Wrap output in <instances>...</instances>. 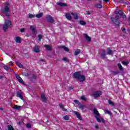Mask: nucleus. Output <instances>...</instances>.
Returning <instances> with one entry per match:
<instances>
[{
	"mask_svg": "<svg viewBox=\"0 0 130 130\" xmlns=\"http://www.w3.org/2000/svg\"><path fill=\"white\" fill-rule=\"evenodd\" d=\"M93 113L95 115V117L98 122H103V123H105L106 122V121L104 120L103 117L100 116V114L99 113V112H98L97 109H93Z\"/></svg>",
	"mask_w": 130,
	"mask_h": 130,
	"instance_id": "obj_1",
	"label": "nucleus"
},
{
	"mask_svg": "<svg viewBox=\"0 0 130 130\" xmlns=\"http://www.w3.org/2000/svg\"><path fill=\"white\" fill-rule=\"evenodd\" d=\"M62 110L63 111H66V112L68 111V110L67 109H64V108L63 109H62Z\"/></svg>",
	"mask_w": 130,
	"mask_h": 130,
	"instance_id": "obj_51",
	"label": "nucleus"
},
{
	"mask_svg": "<svg viewBox=\"0 0 130 130\" xmlns=\"http://www.w3.org/2000/svg\"><path fill=\"white\" fill-rule=\"evenodd\" d=\"M39 41H41V39H42V35H39L38 36Z\"/></svg>",
	"mask_w": 130,
	"mask_h": 130,
	"instance_id": "obj_38",
	"label": "nucleus"
},
{
	"mask_svg": "<svg viewBox=\"0 0 130 130\" xmlns=\"http://www.w3.org/2000/svg\"><path fill=\"white\" fill-rule=\"evenodd\" d=\"M26 126L27 127H31V124H30L29 123L27 124Z\"/></svg>",
	"mask_w": 130,
	"mask_h": 130,
	"instance_id": "obj_46",
	"label": "nucleus"
},
{
	"mask_svg": "<svg viewBox=\"0 0 130 130\" xmlns=\"http://www.w3.org/2000/svg\"><path fill=\"white\" fill-rule=\"evenodd\" d=\"M24 31H25V28H22L20 29V32H21L22 33H23Z\"/></svg>",
	"mask_w": 130,
	"mask_h": 130,
	"instance_id": "obj_44",
	"label": "nucleus"
},
{
	"mask_svg": "<svg viewBox=\"0 0 130 130\" xmlns=\"http://www.w3.org/2000/svg\"><path fill=\"white\" fill-rule=\"evenodd\" d=\"M115 14H116V15H118V12L117 11L115 12Z\"/></svg>",
	"mask_w": 130,
	"mask_h": 130,
	"instance_id": "obj_54",
	"label": "nucleus"
},
{
	"mask_svg": "<svg viewBox=\"0 0 130 130\" xmlns=\"http://www.w3.org/2000/svg\"><path fill=\"white\" fill-rule=\"evenodd\" d=\"M121 30H122V32L123 33L126 34V29L125 27H122Z\"/></svg>",
	"mask_w": 130,
	"mask_h": 130,
	"instance_id": "obj_33",
	"label": "nucleus"
},
{
	"mask_svg": "<svg viewBox=\"0 0 130 130\" xmlns=\"http://www.w3.org/2000/svg\"><path fill=\"white\" fill-rule=\"evenodd\" d=\"M21 108V106H17V105H15L14 106V109H17V110H19Z\"/></svg>",
	"mask_w": 130,
	"mask_h": 130,
	"instance_id": "obj_36",
	"label": "nucleus"
},
{
	"mask_svg": "<svg viewBox=\"0 0 130 130\" xmlns=\"http://www.w3.org/2000/svg\"><path fill=\"white\" fill-rule=\"evenodd\" d=\"M61 48H63L64 49V50H65V51H67L68 52L69 51V48L64 46H62L60 47Z\"/></svg>",
	"mask_w": 130,
	"mask_h": 130,
	"instance_id": "obj_25",
	"label": "nucleus"
},
{
	"mask_svg": "<svg viewBox=\"0 0 130 130\" xmlns=\"http://www.w3.org/2000/svg\"><path fill=\"white\" fill-rule=\"evenodd\" d=\"M108 52H107V54H111L112 53V50L111 49H109V48L107 49Z\"/></svg>",
	"mask_w": 130,
	"mask_h": 130,
	"instance_id": "obj_34",
	"label": "nucleus"
},
{
	"mask_svg": "<svg viewBox=\"0 0 130 130\" xmlns=\"http://www.w3.org/2000/svg\"><path fill=\"white\" fill-rule=\"evenodd\" d=\"M9 66H14V62H13V61H11L10 64H9Z\"/></svg>",
	"mask_w": 130,
	"mask_h": 130,
	"instance_id": "obj_49",
	"label": "nucleus"
},
{
	"mask_svg": "<svg viewBox=\"0 0 130 130\" xmlns=\"http://www.w3.org/2000/svg\"><path fill=\"white\" fill-rule=\"evenodd\" d=\"M105 55H106V54H105V51H104V54H102V56L103 57H105Z\"/></svg>",
	"mask_w": 130,
	"mask_h": 130,
	"instance_id": "obj_47",
	"label": "nucleus"
},
{
	"mask_svg": "<svg viewBox=\"0 0 130 130\" xmlns=\"http://www.w3.org/2000/svg\"><path fill=\"white\" fill-rule=\"evenodd\" d=\"M32 50L36 53H39V52H40V49L38 46H36L35 47H34L32 48Z\"/></svg>",
	"mask_w": 130,
	"mask_h": 130,
	"instance_id": "obj_11",
	"label": "nucleus"
},
{
	"mask_svg": "<svg viewBox=\"0 0 130 130\" xmlns=\"http://www.w3.org/2000/svg\"><path fill=\"white\" fill-rule=\"evenodd\" d=\"M0 110H4V109H3V108H0Z\"/></svg>",
	"mask_w": 130,
	"mask_h": 130,
	"instance_id": "obj_58",
	"label": "nucleus"
},
{
	"mask_svg": "<svg viewBox=\"0 0 130 130\" xmlns=\"http://www.w3.org/2000/svg\"><path fill=\"white\" fill-rule=\"evenodd\" d=\"M122 63V64H124V66H127L128 62L123 61Z\"/></svg>",
	"mask_w": 130,
	"mask_h": 130,
	"instance_id": "obj_40",
	"label": "nucleus"
},
{
	"mask_svg": "<svg viewBox=\"0 0 130 130\" xmlns=\"http://www.w3.org/2000/svg\"><path fill=\"white\" fill-rule=\"evenodd\" d=\"M84 36L87 41L88 42H91V38H90V37H89L87 34H84Z\"/></svg>",
	"mask_w": 130,
	"mask_h": 130,
	"instance_id": "obj_13",
	"label": "nucleus"
},
{
	"mask_svg": "<svg viewBox=\"0 0 130 130\" xmlns=\"http://www.w3.org/2000/svg\"><path fill=\"white\" fill-rule=\"evenodd\" d=\"M79 108L81 110H84V109H85V106L84 105H80Z\"/></svg>",
	"mask_w": 130,
	"mask_h": 130,
	"instance_id": "obj_31",
	"label": "nucleus"
},
{
	"mask_svg": "<svg viewBox=\"0 0 130 130\" xmlns=\"http://www.w3.org/2000/svg\"><path fill=\"white\" fill-rule=\"evenodd\" d=\"M59 107L60 108H61V109H63L64 107H63V105L62 104H59Z\"/></svg>",
	"mask_w": 130,
	"mask_h": 130,
	"instance_id": "obj_43",
	"label": "nucleus"
},
{
	"mask_svg": "<svg viewBox=\"0 0 130 130\" xmlns=\"http://www.w3.org/2000/svg\"><path fill=\"white\" fill-rule=\"evenodd\" d=\"M3 78H4L3 76H0V80H2V79H3Z\"/></svg>",
	"mask_w": 130,
	"mask_h": 130,
	"instance_id": "obj_56",
	"label": "nucleus"
},
{
	"mask_svg": "<svg viewBox=\"0 0 130 130\" xmlns=\"http://www.w3.org/2000/svg\"><path fill=\"white\" fill-rule=\"evenodd\" d=\"M10 4L7 3L5 6L4 9L2 10V13L5 14L6 16L9 17L10 16Z\"/></svg>",
	"mask_w": 130,
	"mask_h": 130,
	"instance_id": "obj_4",
	"label": "nucleus"
},
{
	"mask_svg": "<svg viewBox=\"0 0 130 130\" xmlns=\"http://www.w3.org/2000/svg\"><path fill=\"white\" fill-rule=\"evenodd\" d=\"M118 74H119V72L118 71H115L113 73V75L114 76H115L116 75H118Z\"/></svg>",
	"mask_w": 130,
	"mask_h": 130,
	"instance_id": "obj_39",
	"label": "nucleus"
},
{
	"mask_svg": "<svg viewBox=\"0 0 130 130\" xmlns=\"http://www.w3.org/2000/svg\"><path fill=\"white\" fill-rule=\"evenodd\" d=\"M95 7L98 9H101L102 8V5H101V4H98L95 5Z\"/></svg>",
	"mask_w": 130,
	"mask_h": 130,
	"instance_id": "obj_26",
	"label": "nucleus"
},
{
	"mask_svg": "<svg viewBox=\"0 0 130 130\" xmlns=\"http://www.w3.org/2000/svg\"><path fill=\"white\" fill-rule=\"evenodd\" d=\"M22 95H23V93L21 92H18L17 93V96L20 98L21 100L24 101V98H23V96H22Z\"/></svg>",
	"mask_w": 130,
	"mask_h": 130,
	"instance_id": "obj_14",
	"label": "nucleus"
},
{
	"mask_svg": "<svg viewBox=\"0 0 130 130\" xmlns=\"http://www.w3.org/2000/svg\"><path fill=\"white\" fill-rule=\"evenodd\" d=\"M104 1L105 2V3H106V4H107L108 2H109V0H104Z\"/></svg>",
	"mask_w": 130,
	"mask_h": 130,
	"instance_id": "obj_50",
	"label": "nucleus"
},
{
	"mask_svg": "<svg viewBox=\"0 0 130 130\" xmlns=\"http://www.w3.org/2000/svg\"><path fill=\"white\" fill-rule=\"evenodd\" d=\"M108 103L109 104H110V105H112V106H114V104H113V102H112V101L109 100L108 101Z\"/></svg>",
	"mask_w": 130,
	"mask_h": 130,
	"instance_id": "obj_37",
	"label": "nucleus"
},
{
	"mask_svg": "<svg viewBox=\"0 0 130 130\" xmlns=\"http://www.w3.org/2000/svg\"><path fill=\"white\" fill-rule=\"evenodd\" d=\"M73 89H74V88L73 87H69V90H73Z\"/></svg>",
	"mask_w": 130,
	"mask_h": 130,
	"instance_id": "obj_53",
	"label": "nucleus"
},
{
	"mask_svg": "<svg viewBox=\"0 0 130 130\" xmlns=\"http://www.w3.org/2000/svg\"><path fill=\"white\" fill-rule=\"evenodd\" d=\"M28 18H35L36 15L29 13L28 14Z\"/></svg>",
	"mask_w": 130,
	"mask_h": 130,
	"instance_id": "obj_29",
	"label": "nucleus"
},
{
	"mask_svg": "<svg viewBox=\"0 0 130 130\" xmlns=\"http://www.w3.org/2000/svg\"><path fill=\"white\" fill-rule=\"evenodd\" d=\"M72 17H74L75 20H78V19H79V16H78V14H77V13H72Z\"/></svg>",
	"mask_w": 130,
	"mask_h": 130,
	"instance_id": "obj_16",
	"label": "nucleus"
},
{
	"mask_svg": "<svg viewBox=\"0 0 130 130\" xmlns=\"http://www.w3.org/2000/svg\"><path fill=\"white\" fill-rule=\"evenodd\" d=\"M14 40L15 42H16L17 43H21V38L19 37H15V38L14 39Z\"/></svg>",
	"mask_w": 130,
	"mask_h": 130,
	"instance_id": "obj_15",
	"label": "nucleus"
},
{
	"mask_svg": "<svg viewBox=\"0 0 130 130\" xmlns=\"http://www.w3.org/2000/svg\"><path fill=\"white\" fill-rule=\"evenodd\" d=\"M95 128L98 129L99 128V126H98V124H96L94 126Z\"/></svg>",
	"mask_w": 130,
	"mask_h": 130,
	"instance_id": "obj_45",
	"label": "nucleus"
},
{
	"mask_svg": "<svg viewBox=\"0 0 130 130\" xmlns=\"http://www.w3.org/2000/svg\"><path fill=\"white\" fill-rule=\"evenodd\" d=\"M79 24L82 26H85V25H86V22L83 20H80L79 21Z\"/></svg>",
	"mask_w": 130,
	"mask_h": 130,
	"instance_id": "obj_21",
	"label": "nucleus"
},
{
	"mask_svg": "<svg viewBox=\"0 0 130 130\" xmlns=\"http://www.w3.org/2000/svg\"><path fill=\"white\" fill-rule=\"evenodd\" d=\"M63 60H64V61H67V58H63Z\"/></svg>",
	"mask_w": 130,
	"mask_h": 130,
	"instance_id": "obj_52",
	"label": "nucleus"
},
{
	"mask_svg": "<svg viewBox=\"0 0 130 130\" xmlns=\"http://www.w3.org/2000/svg\"><path fill=\"white\" fill-rule=\"evenodd\" d=\"M118 14L119 15H120V16H122V17H123V18H125V15H124V13H123V12H122V11H121V10H119L118 11Z\"/></svg>",
	"mask_w": 130,
	"mask_h": 130,
	"instance_id": "obj_18",
	"label": "nucleus"
},
{
	"mask_svg": "<svg viewBox=\"0 0 130 130\" xmlns=\"http://www.w3.org/2000/svg\"><path fill=\"white\" fill-rule=\"evenodd\" d=\"M118 68L120 71H123V68H122V66H121V64L118 63Z\"/></svg>",
	"mask_w": 130,
	"mask_h": 130,
	"instance_id": "obj_28",
	"label": "nucleus"
},
{
	"mask_svg": "<svg viewBox=\"0 0 130 130\" xmlns=\"http://www.w3.org/2000/svg\"><path fill=\"white\" fill-rule=\"evenodd\" d=\"M81 100H83V101H86V98L85 96H81Z\"/></svg>",
	"mask_w": 130,
	"mask_h": 130,
	"instance_id": "obj_41",
	"label": "nucleus"
},
{
	"mask_svg": "<svg viewBox=\"0 0 130 130\" xmlns=\"http://www.w3.org/2000/svg\"><path fill=\"white\" fill-rule=\"evenodd\" d=\"M32 79H36V76H32Z\"/></svg>",
	"mask_w": 130,
	"mask_h": 130,
	"instance_id": "obj_55",
	"label": "nucleus"
},
{
	"mask_svg": "<svg viewBox=\"0 0 130 130\" xmlns=\"http://www.w3.org/2000/svg\"><path fill=\"white\" fill-rule=\"evenodd\" d=\"M118 19H119V16L118 15H116V19L113 17H111V20L112 22H113L115 25H117L119 26V21H118Z\"/></svg>",
	"mask_w": 130,
	"mask_h": 130,
	"instance_id": "obj_5",
	"label": "nucleus"
},
{
	"mask_svg": "<svg viewBox=\"0 0 130 130\" xmlns=\"http://www.w3.org/2000/svg\"><path fill=\"white\" fill-rule=\"evenodd\" d=\"M87 14L88 15H90V13H89V12H87Z\"/></svg>",
	"mask_w": 130,
	"mask_h": 130,
	"instance_id": "obj_59",
	"label": "nucleus"
},
{
	"mask_svg": "<svg viewBox=\"0 0 130 130\" xmlns=\"http://www.w3.org/2000/svg\"><path fill=\"white\" fill-rule=\"evenodd\" d=\"M104 112H105V113H106L107 114H109V115H112V114L111 112H110V111H109L108 110H105Z\"/></svg>",
	"mask_w": 130,
	"mask_h": 130,
	"instance_id": "obj_22",
	"label": "nucleus"
},
{
	"mask_svg": "<svg viewBox=\"0 0 130 130\" xmlns=\"http://www.w3.org/2000/svg\"><path fill=\"white\" fill-rule=\"evenodd\" d=\"M46 18L47 21L50 23H53L54 22V20L50 15H47Z\"/></svg>",
	"mask_w": 130,
	"mask_h": 130,
	"instance_id": "obj_10",
	"label": "nucleus"
},
{
	"mask_svg": "<svg viewBox=\"0 0 130 130\" xmlns=\"http://www.w3.org/2000/svg\"><path fill=\"white\" fill-rule=\"evenodd\" d=\"M74 113L77 116V118L79 119V120H82V117H81V114H80L79 112L74 111Z\"/></svg>",
	"mask_w": 130,
	"mask_h": 130,
	"instance_id": "obj_12",
	"label": "nucleus"
},
{
	"mask_svg": "<svg viewBox=\"0 0 130 130\" xmlns=\"http://www.w3.org/2000/svg\"><path fill=\"white\" fill-rule=\"evenodd\" d=\"M23 76H25L26 77L28 76V73H23Z\"/></svg>",
	"mask_w": 130,
	"mask_h": 130,
	"instance_id": "obj_48",
	"label": "nucleus"
},
{
	"mask_svg": "<svg viewBox=\"0 0 130 130\" xmlns=\"http://www.w3.org/2000/svg\"><path fill=\"white\" fill-rule=\"evenodd\" d=\"M73 77L78 81H80V82H84L86 80V77L83 75H81V72H76L73 74Z\"/></svg>",
	"mask_w": 130,
	"mask_h": 130,
	"instance_id": "obj_2",
	"label": "nucleus"
},
{
	"mask_svg": "<svg viewBox=\"0 0 130 130\" xmlns=\"http://www.w3.org/2000/svg\"><path fill=\"white\" fill-rule=\"evenodd\" d=\"M74 103H76V104H79L80 103L79 102V101H78V100H75L74 101Z\"/></svg>",
	"mask_w": 130,
	"mask_h": 130,
	"instance_id": "obj_42",
	"label": "nucleus"
},
{
	"mask_svg": "<svg viewBox=\"0 0 130 130\" xmlns=\"http://www.w3.org/2000/svg\"><path fill=\"white\" fill-rule=\"evenodd\" d=\"M4 68L5 69V70H6V71H9V70H10V67H8V66L7 65H5L4 66Z\"/></svg>",
	"mask_w": 130,
	"mask_h": 130,
	"instance_id": "obj_35",
	"label": "nucleus"
},
{
	"mask_svg": "<svg viewBox=\"0 0 130 130\" xmlns=\"http://www.w3.org/2000/svg\"><path fill=\"white\" fill-rule=\"evenodd\" d=\"M30 29L34 35H36V34H37V31L36 30V26L30 25Z\"/></svg>",
	"mask_w": 130,
	"mask_h": 130,
	"instance_id": "obj_6",
	"label": "nucleus"
},
{
	"mask_svg": "<svg viewBox=\"0 0 130 130\" xmlns=\"http://www.w3.org/2000/svg\"><path fill=\"white\" fill-rule=\"evenodd\" d=\"M8 130H15L13 126L11 125L8 126Z\"/></svg>",
	"mask_w": 130,
	"mask_h": 130,
	"instance_id": "obj_32",
	"label": "nucleus"
},
{
	"mask_svg": "<svg viewBox=\"0 0 130 130\" xmlns=\"http://www.w3.org/2000/svg\"><path fill=\"white\" fill-rule=\"evenodd\" d=\"M80 52H81V51L80 50H76L74 52V55H78V54H79V53H80Z\"/></svg>",
	"mask_w": 130,
	"mask_h": 130,
	"instance_id": "obj_30",
	"label": "nucleus"
},
{
	"mask_svg": "<svg viewBox=\"0 0 130 130\" xmlns=\"http://www.w3.org/2000/svg\"><path fill=\"white\" fill-rule=\"evenodd\" d=\"M42 16H43V13H40L39 14H37L36 15V17L39 19V18H42Z\"/></svg>",
	"mask_w": 130,
	"mask_h": 130,
	"instance_id": "obj_23",
	"label": "nucleus"
},
{
	"mask_svg": "<svg viewBox=\"0 0 130 130\" xmlns=\"http://www.w3.org/2000/svg\"><path fill=\"white\" fill-rule=\"evenodd\" d=\"M16 64H17V67L20 68V69H23V64L19 62H16Z\"/></svg>",
	"mask_w": 130,
	"mask_h": 130,
	"instance_id": "obj_20",
	"label": "nucleus"
},
{
	"mask_svg": "<svg viewBox=\"0 0 130 130\" xmlns=\"http://www.w3.org/2000/svg\"><path fill=\"white\" fill-rule=\"evenodd\" d=\"M65 16L67 20H69V21H71L72 20V17H73V14H72V13H66Z\"/></svg>",
	"mask_w": 130,
	"mask_h": 130,
	"instance_id": "obj_9",
	"label": "nucleus"
},
{
	"mask_svg": "<svg viewBox=\"0 0 130 130\" xmlns=\"http://www.w3.org/2000/svg\"><path fill=\"white\" fill-rule=\"evenodd\" d=\"M102 95V92L101 91H95L93 94V96L94 98H98V97H100Z\"/></svg>",
	"mask_w": 130,
	"mask_h": 130,
	"instance_id": "obj_7",
	"label": "nucleus"
},
{
	"mask_svg": "<svg viewBox=\"0 0 130 130\" xmlns=\"http://www.w3.org/2000/svg\"><path fill=\"white\" fill-rule=\"evenodd\" d=\"M15 77H16V79H17L18 82H19V83H20V84H22V85H24L25 84L24 83V81L23 80L22 78H21V77H20V76H19V75L16 74L15 75Z\"/></svg>",
	"mask_w": 130,
	"mask_h": 130,
	"instance_id": "obj_8",
	"label": "nucleus"
},
{
	"mask_svg": "<svg viewBox=\"0 0 130 130\" xmlns=\"http://www.w3.org/2000/svg\"><path fill=\"white\" fill-rule=\"evenodd\" d=\"M12 26V21L10 19L5 20V23L3 25V30L6 31Z\"/></svg>",
	"mask_w": 130,
	"mask_h": 130,
	"instance_id": "obj_3",
	"label": "nucleus"
},
{
	"mask_svg": "<svg viewBox=\"0 0 130 130\" xmlns=\"http://www.w3.org/2000/svg\"><path fill=\"white\" fill-rule=\"evenodd\" d=\"M18 124H19V125H21V122H18Z\"/></svg>",
	"mask_w": 130,
	"mask_h": 130,
	"instance_id": "obj_57",
	"label": "nucleus"
},
{
	"mask_svg": "<svg viewBox=\"0 0 130 130\" xmlns=\"http://www.w3.org/2000/svg\"><path fill=\"white\" fill-rule=\"evenodd\" d=\"M63 119H64V120H69L70 117L68 115L64 116L63 117Z\"/></svg>",
	"mask_w": 130,
	"mask_h": 130,
	"instance_id": "obj_27",
	"label": "nucleus"
},
{
	"mask_svg": "<svg viewBox=\"0 0 130 130\" xmlns=\"http://www.w3.org/2000/svg\"><path fill=\"white\" fill-rule=\"evenodd\" d=\"M41 98L43 102H46V101H47V99H46V97H45V95H44V94H41Z\"/></svg>",
	"mask_w": 130,
	"mask_h": 130,
	"instance_id": "obj_17",
	"label": "nucleus"
},
{
	"mask_svg": "<svg viewBox=\"0 0 130 130\" xmlns=\"http://www.w3.org/2000/svg\"><path fill=\"white\" fill-rule=\"evenodd\" d=\"M57 5H58V6H60V7H66V6H67V4L62 3H57Z\"/></svg>",
	"mask_w": 130,
	"mask_h": 130,
	"instance_id": "obj_24",
	"label": "nucleus"
},
{
	"mask_svg": "<svg viewBox=\"0 0 130 130\" xmlns=\"http://www.w3.org/2000/svg\"><path fill=\"white\" fill-rule=\"evenodd\" d=\"M45 47L47 50H51V49L52 48L51 46H49L48 45H45Z\"/></svg>",
	"mask_w": 130,
	"mask_h": 130,
	"instance_id": "obj_19",
	"label": "nucleus"
}]
</instances>
